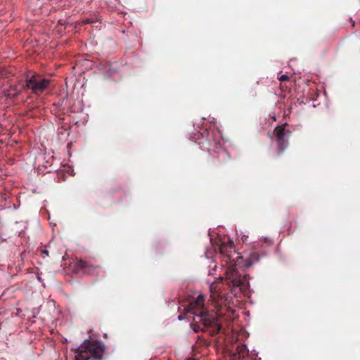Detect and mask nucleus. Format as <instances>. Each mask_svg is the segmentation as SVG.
I'll return each mask as SVG.
<instances>
[{
	"label": "nucleus",
	"instance_id": "nucleus-1",
	"mask_svg": "<svg viewBox=\"0 0 360 360\" xmlns=\"http://www.w3.org/2000/svg\"><path fill=\"white\" fill-rule=\"evenodd\" d=\"M219 253L223 255L225 263L230 266L225 271L224 277L219 278L221 282L213 283L210 286L212 302L217 306L226 305L229 302V297L225 290H228L231 294L236 295L245 288V278H243L236 270V266H243L246 268L259 262L261 255L256 250L251 251L245 260L234 250L233 242L229 241L228 244L222 243L219 246Z\"/></svg>",
	"mask_w": 360,
	"mask_h": 360
},
{
	"label": "nucleus",
	"instance_id": "nucleus-2",
	"mask_svg": "<svg viewBox=\"0 0 360 360\" xmlns=\"http://www.w3.org/2000/svg\"><path fill=\"white\" fill-rule=\"evenodd\" d=\"M204 296L202 295H198L194 300L189 302L187 312L191 313L194 317L199 319L200 323H203L204 326H213V332L216 333L219 328L217 323V317H219V315L217 313L210 312L206 310V308L204 307Z\"/></svg>",
	"mask_w": 360,
	"mask_h": 360
},
{
	"label": "nucleus",
	"instance_id": "nucleus-3",
	"mask_svg": "<svg viewBox=\"0 0 360 360\" xmlns=\"http://www.w3.org/2000/svg\"><path fill=\"white\" fill-rule=\"evenodd\" d=\"M105 347L98 340H85L75 349V360H101Z\"/></svg>",
	"mask_w": 360,
	"mask_h": 360
},
{
	"label": "nucleus",
	"instance_id": "nucleus-4",
	"mask_svg": "<svg viewBox=\"0 0 360 360\" xmlns=\"http://www.w3.org/2000/svg\"><path fill=\"white\" fill-rule=\"evenodd\" d=\"M50 84V79H43L38 75H33L30 78L27 79L25 86L32 91L33 94L40 95L48 88Z\"/></svg>",
	"mask_w": 360,
	"mask_h": 360
},
{
	"label": "nucleus",
	"instance_id": "nucleus-5",
	"mask_svg": "<svg viewBox=\"0 0 360 360\" xmlns=\"http://www.w3.org/2000/svg\"><path fill=\"white\" fill-rule=\"evenodd\" d=\"M274 135L279 150L281 153L283 152L288 147V140L290 137L291 131L285 128V124L279 125L274 129Z\"/></svg>",
	"mask_w": 360,
	"mask_h": 360
},
{
	"label": "nucleus",
	"instance_id": "nucleus-6",
	"mask_svg": "<svg viewBox=\"0 0 360 360\" xmlns=\"http://www.w3.org/2000/svg\"><path fill=\"white\" fill-rule=\"evenodd\" d=\"M72 269H74L75 273L91 276L95 274L98 266H94L86 261L76 259L74 266H72Z\"/></svg>",
	"mask_w": 360,
	"mask_h": 360
},
{
	"label": "nucleus",
	"instance_id": "nucleus-7",
	"mask_svg": "<svg viewBox=\"0 0 360 360\" xmlns=\"http://www.w3.org/2000/svg\"><path fill=\"white\" fill-rule=\"evenodd\" d=\"M217 323H219V330L214 333L212 331L214 330V326H205L203 323L199 321V319L194 316V322L191 323V328H192L193 331L195 333H198L200 331L205 332L208 331V334H210V336H214L219 333L220 328H221V323L219 321V316H217Z\"/></svg>",
	"mask_w": 360,
	"mask_h": 360
},
{
	"label": "nucleus",
	"instance_id": "nucleus-8",
	"mask_svg": "<svg viewBox=\"0 0 360 360\" xmlns=\"http://www.w3.org/2000/svg\"><path fill=\"white\" fill-rule=\"evenodd\" d=\"M233 360H252L251 357L248 356V349L245 345H239L236 347V352L232 356Z\"/></svg>",
	"mask_w": 360,
	"mask_h": 360
},
{
	"label": "nucleus",
	"instance_id": "nucleus-9",
	"mask_svg": "<svg viewBox=\"0 0 360 360\" xmlns=\"http://www.w3.org/2000/svg\"><path fill=\"white\" fill-rule=\"evenodd\" d=\"M217 148L219 150V158L224 159V160H229L231 158V156H229V153L228 151H226L224 149H222L220 146L219 142L217 143Z\"/></svg>",
	"mask_w": 360,
	"mask_h": 360
},
{
	"label": "nucleus",
	"instance_id": "nucleus-10",
	"mask_svg": "<svg viewBox=\"0 0 360 360\" xmlns=\"http://www.w3.org/2000/svg\"><path fill=\"white\" fill-rule=\"evenodd\" d=\"M198 344L200 346H202L204 347H207L209 346V342L205 338H201L198 337Z\"/></svg>",
	"mask_w": 360,
	"mask_h": 360
},
{
	"label": "nucleus",
	"instance_id": "nucleus-11",
	"mask_svg": "<svg viewBox=\"0 0 360 360\" xmlns=\"http://www.w3.org/2000/svg\"><path fill=\"white\" fill-rule=\"evenodd\" d=\"M279 81L283 82L285 81H288L289 79V77H288L286 75H283L278 78Z\"/></svg>",
	"mask_w": 360,
	"mask_h": 360
},
{
	"label": "nucleus",
	"instance_id": "nucleus-12",
	"mask_svg": "<svg viewBox=\"0 0 360 360\" xmlns=\"http://www.w3.org/2000/svg\"><path fill=\"white\" fill-rule=\"evenodd\" d=\"M42 257H49V251L46 249L41 250Z\"/></svg>",
	"mask_w": 360,
	"mask_h": 360
},
{
	"label": "nucleus",
	"instance_id": "nucleus-13",
	"mask_svg": "<svg viewBox=\"0 0 360 360\" xmlns=\"http://www.w3.org/2000/svg\"><path fill=\"white\" fill-rule=\"evenodd\" d=\"M93 22H94V20H92L91 19H85L83 20V25L93 23Z\"/></svg>",
	"mask_w": 360,
	"mask_h": 360
},
{
	"label": "nucleus",
	"instance_id": "nucleus-14",
	"mask_svg": "<svg viewBox=\"0 0 360 360\" xmlns=\"http://www.w3.org/2000/svg\"><path fill=\"white\" fill-rule=\"evenodd\" d=\"M178 319L182 320V316L179 315V316H178Z\"/></svg>",
	"mask_w": 360,
	"mask_h": 360
}]
</instances>
